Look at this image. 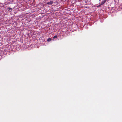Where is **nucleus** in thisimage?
<instances>
[{
	"instance_id": "obj_1",
	"label": "nucleus",
	"mask_w": 122,
	"mask_h": 122,
	"mask_svg": "<svg viewBox=\"0 0 122 122\" xmlns=\"http://www.w3.org/2000/svg\"><path fill=\"white\" fill-rule=\"evenodd\" d=\"M106 1V0H104L103 1H102L101 4L98 6H100L102 5Z\"/></svg>"
},
{
	"instance_id": "obj_5",
	"label": "nucleus",
	"mask_w": 122,
	"mask_h": 122,
	"mask_svg": "<svg viewBox=\"0 0 122 122\" xmlns=\"http://www.w3.org/2000/svg\"><path fill=\"white\" fill-rule=\"evenodd\" d=\"M57 36H55L53 37V38H57Z\"/></svg>"
},
{
	"instance_id": "obj_4",
	"label": "nucleus",
	"mask_w": 122,
	"mask_h": 122,
	"mask_svg": "<svg viewBox=\"0 0 122 122\" xmlns=\"http://www.w3.org/2000/svg\"><path fill=\"white\" fill-rule=\"evenodd\" d=\"M8 9L10 10H11L12 11V9L11 8H8Z\"/></svg>"
},
{
	"instance_id": "obj_3",
	"label": "nucleus",
	"mask_w": 122,
	"mask_h": 122,
	"mask_svg": "<svg viewBox=\"0 0 122 122\" xmlns=\"http://www.w3.org/2000/svg\"><path fill=\"white\" fill-rule=\"evenodd\" d=\"M51 38H49L47 39V41H51Z\"/></svg>"
},
{
	"instance_id": "obj_2",
	"label": "nucleus",
	"mask_w": 122,
	"mask_h": 122,
	"mask_svg": "<svg viewBox=\"0 0 122 122\" xmlns=\"http://www.w3.org/2000/svg\"><path fill=\"white\" fill-rule=\"evenodd\" d=\"M53 3L52 1H51L50 2H47V4L48 5H51Z\"/></svg>"
}]
</instances>
